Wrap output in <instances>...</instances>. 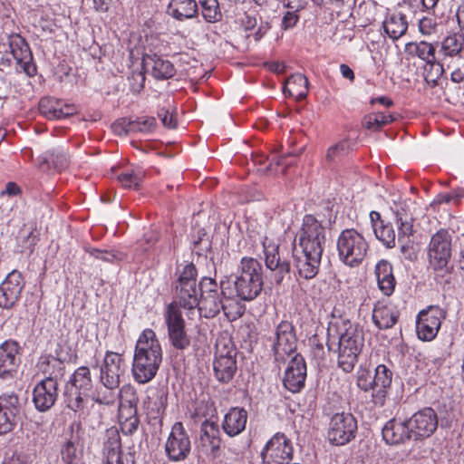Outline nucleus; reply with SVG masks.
Listing matches in <instances>:
<instances>
[{"instance_id": "1", "label": "nucleus", "mask_w": 464, "mask_h": 464, "mask_svg": "<svg viewBox=\"0 0 464 464\" xmlns=\"http://www.w3.org/2000/svg\"><path fill=\"white\" fill-rule=\"evenodd\" d=\"M162 362V349L156 334L146 329L140 335L133 355L131 372L140 384L150 382L157 374Z\"/></svg>"}, {"instance_id": "2", "label": "nucleus", "mask_w": 464, "mask_h": 464, "mask_svg": "<svg viewBox=\"0 0 464 464\" xmlns=\"http://www.w3.org/2000/svg\"><path fill=\"white\" fill-rule=\"evenodd\" d=\"M338 343L327 342L329 351L337 353V365L344 372L353 371L364 347V332L362 327L349 320H343L337 328Z\"/></svg>"}, {"instance_id": "3", "label": "nucleus", "mask_w": 464, "mask_h": 464, "mask_svg": "<svg viewBox=\"0 0 464 464\" xmlns=\"http://www.w3.org/2000/svg\"><path fill=\"white\" fill-rule=\"evenodd\" d=\"M262 265L253 257H243L234 280L233 294L243 301H253L263 289Z\"/></svg>"}, {"instance_id": "4", "label": "nucleus", "mask_w": 464, "mask_h": 464, "mask_svg": "<svg viewBox=\"0 0 464 464\" xmlns=\"http://www.w3.org/2000/svg\"><path fill=\"white\" fill-rule=\"evenodd\" d=\"M336 247L340 261L350 267H356L364 260L369 245L357 230L347 228L339 235Z\"/></svg>"}, {"instance_id": "5", "label": "nucleus", "mask_w": 464, "mask_h": 464, "mask_svg": "<svg viewBox=\"0 0 464 464\" xmlns=\"http://www.w3.org/2000/svg\"><path fill=\"white\" fill-rule=\"evenodd\" d=\"M325 227L312 215H305L295 236V246L305 253L323 254L326 242Z\"/></svg>"}, {"instance_id": "6", "label": "nucleus", "mask_w": 464, "mask_h": 464, "mask_svg": "<svg viewBox=\"0 0 464 464\" xmlns=\"http://www.w3.org/2000/svg\"><path fill=\"white\" fill-rule=\"evenodd\" d=\"M197 269L192 263L184 266L180 272L175 290L179 307L193 311L199 305L198 289L197 287Z\"/></svg>"}, {"instance_id": "7", "label": "nucleus", "mask_w": 464, "mask_h": 464, "mask_svg": "<svg viewBox=\"0 0 464 464\" xmlns=\"http://www.w3.org/2000/svg\"><path fill=\"white\" fill-rule=\"evenodd\" d=\"M293 455L292 441L282 432L270 438L261 450L263 464H290Z\"/></svg>"}, {"instance_id": "8", "label": "nucleus", "mask_w": 464, "mask_h": 464, "mask_svg": "<svg viewBox=\"0 0 464 464\" xmlns=\"http://www.w3.org/2000/svg\"><path fill=\"white\" fill-rule=\"evenodd\" d=\"M357 420L348 412H338L332 416L327 432L328 440L336 446H343L354 439Z\"/></svg>"}, {"instance_id": "9", "label": "nucleus", "mask_w": 464, "mask_h": 464, "mask_svg": "<svg viewBox=\"0 0 464 464\" xmlns=\"http://www.w3.org/2000/svg\"><path fill=\"white\" fill-rule=\"evenodd\" d=\"M165 454L171 462L185 460L191 451V440L182 422H175L165 441Z\"/></svg>"}, {"instance_id": "10", "label": "nucleus", "mask_w": 464, "mask_h": 464, "mask_svg": "<svg viewBox=\"0 0 464 464\" xmlns=\"http://www.w3.org/2000/svg\"><path fill=\"white\" fill-rule=\"evenodd\" d=\"M265 256V264L269 271L267 276L271 282L280 285L285 276L290 273V263L282 259L279 253V245L268 237H265L262 242Z\"/></svg>"}, {"instance_id": "11", "label": "nucleus", "mask_w": 464, "mask_h": 464, "mask_svg": "<svg viewBox=\"0 0 464 464\" xmlns=\"http://www.w3.org/2000/svg\"><path fill=\"white\" fill-rule=\"evenodd\" d=\"M297 337L294 324L286 320L281 321L276 327L272 351L277 362L284 361L296 350Z\"/></svg>"}, {"instance_id": "12", "label": "nucleus", "mask_w": 464, "mask_h": 464, "mask_svg": "<svg viewBox=\"0 0 464 464\" xmlns=\"http://www.w3.org/2000/svg\"><path fill=\"white\" fill-rule=\"evenodd\" d=\"M446 312L439 306H430L420 312L416 321V332L419 339L432 341L438 334Z\"/></svg>"}, {"instance_id": "13", "label": "nucleus", "mask_w": 464, "mask_h": 464, "mask_svg": "<svg viewBox=\"0 0 464 464\" xmlns=\"http://www.w3.org/2000/svg\"><path fill=\"white\" fill-rule=\"evenodd\" d=\"M450 237L448 231L439 230L432 236L429 246V258L431 266L435 270H442L447 267L450 257Z\"/></svg>"}, {"instance_id": "14", "label": "nucleus", "mask_w": 464, "mask_h": 464, "mask_svg": "<svg viewBox=\"0 0 464 464\" xmlns=\"http://www.w3.org/2000/svg\"><path fill=\"white\" fill-rule=\"evenodd\" d=\"M10 52L16 61V71H22L32 77L36 74V66L29 44L20 34H11L8 38Z\"/></svg>"}, {"instance_id": "15", "label": "nucleus", "mask_w": 464, "mask_h": 464, "mask_svg": "<svg viewBox=\"0 0 464 464\" xmlns=\"http://www.w3.org/2000/svg\"><path fill=\"white\" fill-rule=\"evenodd\" d=\"M20 411L19 398L14 392L0 395V436L11 432L15 428Z\"/></svg>"}, {"instance_id": "16", "label": "nucleus", "mask_w": 464, "mask_h": 464, "mask_svg": "<svg viewBox=\"0 0 464 464\" xmlns=\"http://www.w3.org/2000/svg\"><path fill=\"white\" fill-rule=\"evenodd\" d=\"M21 347L14 340H7L0 344V379L13 380L21 362Z\"/></svg>"}, {"instance_id": "17", "label": "nucleus", "mask_w": 464, "mask_h": 464, "mask_svg": "<svg viewBox=\"0 0 464 464\" xmlns=\"http://www.w3.org/2000/svg\"><path fill=\"white\" fill-rule=\"evenodd\" d=\"M24 287V277L18 270L6 275L0 285V307L11 309L19 301Z\"/></svg>"}, {"instance_id": "18", "label": "nucleus", "mask_w": 464, "mask_h": 464, "mask_svg": "<svg viewBox=\"0 0 464 464\" xmlns=\"http://www.w3.org/2000/svg\"><path fill=\"white\" fill-rule=\"evenodd\" d=\"M408 423L414 440L430 437L438 427V416L432 408L427 407L415 412Z\"/></svg>"}, {"instance_id": "19", "label": "nucleus", "mask_w": 464, "mask_h": 464, "mask_svg": "<svg viewBox=\"0 0 464 464\" xmlns=\"http://www.w3.org/2000/svg\"><path fill=\"white\" fill-rule=\"evenodd\" d=\"M220 289L224 299L220 297L218 292L199 298V305L197 308L198 311L205 310L206 317H214L220 310H223L226 314H227L226 302L234 296L233 291L230 288V282L228 280H221Z\"/></svg>"}, {"instance_id": "20", "label": "nucleus", "mask_w": 464, "mask_h": 464, "mask_svg": "<svg viewBox=\"0 0 464 464\" xmlns=\"http://www.w3.org/2000/svg\"><path fill=\"white\" fill-rule=\"evenodd\" d=\"M306 378V363L304 357L296 353L289 361L285 371L283 384L285 389L293 393L300 392Z\"/></svg>"}, {"instance_id": "21", "label": "nucleus", "mask_w": 464, "mask_h": 464, "mask_svg": "<svg viewBox=\"0 0 464 464\" xmlns=\"http://www.w3.org/2000/svg\"><path fill=\"white\" fill-rule=\"evenodd\" d=\"M124 372L125 363L122 356L118 353L106 352L100 367V382L105 381L110 385H120L121 377Z\"/></svg>"}, {"instance_id": "22", "label": "nucleus", "mask_w": 464, "mask_h": 464, "mask_svg": "<svg viewBox=\"0 0 464 464\" xmlns=\"http://www.w3.org/2000/svg\"><path fill=\"white\" fill-rule=\"evenodd\" d=\"M322 255L314 252L305 253L304 250L294 248V266L299 276L309 280L316 276L321 265Z\"/></svg>"}, {"instance_id": "23", "label": "nucleus", "mask_w": 464, "mask_h": 464, "mask_svg": "<svg viewBox=\"0 0 464 464\" xmlns=\"http://www.w3.org/2000/svg\"><path fill=\"white\" fill-rule=\"evenodd\" d=\"M58 398V383L53 381H41L34 389L33 402L38 411L45 412Z\"/></svg>"}, {"instance_id": "24", "label": "nucleus", "mask_w": 464, "mask_h": 464, "mask_svg": "<svg viewBox=\"0 0 464 464\" xmlns=\"http://www.w3.org/2000/svg\"><path fill=\"white\" fill-rule=\"evenodd\" d=\"M142 65L145 71L157 80H168L176 72L172 63L156 53H144Z\"/></svg>"}, {"instance_id": "25", "label": "nucleus", "mask_w": 464, "mask_h": 464, "mask_svg": "<svg viewBox=\"0 0 464 464\" xmlns=\"http://www.w3.org/2000/svg\"><path fill=\"white\" fill-rule=\"evenodd\" d=\"M382 439L389 445H398L411 439L412 433L407 420L392 419L382 430Z\"/></svg>"}, {"instance_id": "26", "label": "nucleus", "mask_w": 464, "mask_h": 464, "mask_svg": "<svg viewBox=\"0 0 464 464\" xmlns=\"http://www.w3.org/2000/svg\"><path fill=\"white\" fill-rule=\"evenodd\" d=\"M393 373L390 368L384 364H380L375 368L372 380V401L375 405L382 406L388 394V390L392 382Z\"/></svg>"}, {"instance_id": "27", "label": "nucleus", "mask_w": 464, "mask_h": 464, "mask_svg": "<svg viewBox=\"0 0 464 464\" xmlns=\"http://www.w3.org/2000/svg\"><path fill=\"white\" fill-rule=\"evenodd\" d=\"M39 111L49 120H60L76 112L74 105L64 103L61 100L52 97H44L39 102Z\"/></svg>"}, {"instance_id": "28", "label": "nucleus", "mask_w": 464, "mask_h": 464, "mask_svg": "<svg viewBox=\"0 0 464 464\" xmlns=\"http://www.w3.org/2000/svg\"><path fill=\"white\" fill-rule=\"evenodd\" d=\"M407 46L410 53L416 55L430 66L437 78L442 75L444 72L443 65L437 62L435 57L436 48L432 44L421 41L420 43H410Z\"/></svg>"}, {"instance_id": "29", "label": "nucleus", "mask_w": 464, "mask_h": 464, "mask_svg": "<svg viewBox=\"0 0 464 464\" xmlns=\"http://www.w3.org/2000/svg\"><path fill=\"white\" fill-rule=\"evenodd\" d=\"M219 428L216 422L205 420L201 424L200 442L207 454L216 455L220 449Z\"/></svg>"}, {"instance_id": "30", "label": "nucleus", "mask_w": 464, "mask_h": 464, "mask_svg": "<svg viewBox=\"0 0 464 464\" xmlns=\"http://www.w3.org/2000/svg\"><path fill=\"white\" fill-rule=\"evenodd\" d=\"M38 370L44 375L43 381L59 382L65 372V363L60 359L56 360L48 354L41 355L37 362Z\"/></svg>"}, {"instance_id": "31", "label": "nucleus", "mask_w": 464, "mask_h": 464, "mask_svg": "<svg viewBox=\"0 0 464 464\" xmlns=\"http://www.w3.org/2000/svg\"><path fill=\"white\" fill-rule=\"evenodd\" d=\"M247 412L243 408H231L225 415L222 427L224 431L230 437L241 433L246 424Z\"/></svg>"}, {"instance_id": "32", "label": "nucleus", "mask_w": 464, "mask_h": 464, "mask_svg": "<svg viewBox=\"0 0 464 464\" xmlns=\"http://www.w3.org/2000/svg\"><path fill=\"white\" fill-rule=\"evenodd\" d=\"M374 273L379 289L383 295L390 296L396 285L391 263L384 259L380 260L375 266Z\"/></svg>"}, {"instance_id": "33", "label": "nucleus", "mask_w": 464, "mask_h": 464, "mask_svg": "<svg viewBox=\"0 0 464 464\" xmlns=\"http://www.w3.org/2000/svg\"><path fill=\"white\" fill-rule=\"evenodd\" d=\"M167 13L178 21L193 19L198 16V5L196 0H171Z\"/></svg>"}, {"instance_id": "34", "label": "nucleus", "mask_w": 464, "mask_h": 464, "mask_svg": "<svg viewBox=\"0 0 464 464\" xmlns=\"http://www.w3.org/2000/svg\"><path fill=\"white\" fill-rule=\"evenodd\" d=\"M399 312L391 305L377 304L372 311V321L382 330L392 328L398 321Z\"/></svg>"}, {"instance_id": "35", "label": "nucleus", "mask_w": 464, "mask_h": 464, "mask_svg": "<svg viewBox=\"0 0 464 464\" xmlns=\"http://www.w3.org/2000/svg\"><path fill=\"white\" fill-rule=\"evenodd\" d=\"M283 92L285 95L294 97L296 101L304 99L308 93L307 78L302 73L292 74L287 78Z\"/></svg>"}, {"instance_id": "36", "label": "nucleus", "mask_w": 464, "mask_h": 464, "mask_svg": "<svg viewBox=\"0 0 464 464\" xmlns=\"http://www.w3.org/2000/svg\"><path fill=\"white\" fill-rule=\"evenodd\" d=\"M100 382L102 386L92 392V400L100 405H113L119 399L120 385H110L105 381Z\"/></svg>"}, {"instance_id": "37", "label": "nucleus", "mask_w": 464, "mask_h": 464, "mask_svg": "<svg viewBox=\"0 0 464 464\" xmlns=\"http://www.w3.org/2000/svg\"><path fill=\"white\" fill-rule=\"evenodd\" d=\"M383 28L390 38L398 40L407 32V18L401 13L393 14L383 22Z\"/></svg>"}, {"instance_id": "38", "label": "nucleus", "mask_w": 464, "mask_h": 464, "mask_svg": "<svg viewBox=\"0 0 464 464\" xmlns=\"http://www.w3.org/2000/svg\"><path fill=\"white\" fill-rule=\"evenodd\" d=\"M213 369L216 378L223 383L229 382L237 371L236 359L228 356L227 358L215 359Z\"/></svg>"}, {"instance_id": "39", "label": "nucleus", "mask_w": 464, "mask_h": 464, "mask_svg": "<svg viewBox=\"0 0 464 464\" xmlns=\"http://www.w3.org/2000/svg\"><path fill=\"white\" fill-rule=\"evenodd\" d=\"M67 386L73 388V390L82 391V392L90 393L92 389V379L90 367H78L70 377Z\"/></svg>"}, {"instance_id": "40", "label": "nucleus", "mask_w": 464, "mask_h": 464, "mask_svg": "<svg viewBox=\"0 0 464 464\" xmlns=\"http://www.w3.org/2000/svg\"><path fill=\"white\" fill-rule=\"evenodd\" d=\"M177 303H170L164 313L168 333L185 330V321Z\"/></svg>"}, {"instance_id": "41", "label": "nucleus", "mask_w": 464, "mask_h": 464, "mask_svg": "<svg viewBox=\"0 0 464 464\" xmlns=\"http://www.w3.org/2000/svg\"><path fill=\"white\" fill-rule=\"evenodd\" d=\"M145 178V171L140 167L131 168L125 169L117 176L119 183L124 188L138 189L143 179Z\"/></svg>"}, {"instance_id": "42", "label": "nucleus", "mask_w": 464, "mask_h": 464, "mask_svg": "<svg viewBox=\"0 0 464 464\" xmlns=\"http://www.w3.org/2000/svg\"><path fill=\"white\" fill-rule=\"evenodd\" d=\"M201 14L208 23H218L222 20L223 14L218 0H199Z\"/></svg>"}, {"instance_id": "43", "label": "nucleus", "mask_w": 464, "mask_h": 464, "mask_svg": "<svg viewBox=\"0 0 464 464\" xmlns=\"http://www.w3.org/2000/svg\"><path fill=\"white\" fill-rule=\"evenodd\" d=\"M441 50L446 56H456L464 51V36L453 34L447 36L442 44Z\"/></svg>"}, {"instance_id": "44", "label": "nucleus", "mask_w": 464, "mask_h": 464, "mask_svg": "<svg viewBox=\"0 0 464 464\" xmlns=\"http://www.w3.org/2000/svg\"><path fill=\"white\" fill-rule=\"evenodd\" d=\"M64 396L67 407L77 412L84 409L85 398L89 396V392H82V391L67 386Z\"/></svg>"}, {"instance_id": "45", "label": "nucleus", "mask_w": 464, "mask_h": 464, "mask_svg": "<svg viewBox=\"0 0 464 464\" xmlns=\"http://www.w3.org/2000/svg\"><path fill=\"white\" fill-rule=\"evenodd\" d=\"M393 120L391 114H385L383 112L372 113L363 118L362 125L372 131H378Z\"/></svg>"}, {"instance_id": "46", "label": "nucleus", "mask_w": 464, "mask_h": 464, "mask_svg": "<svg viewBox=\"0 0 464 464\" xmlns=\"http://www.w3.org/2000/svg\"><path fill=\"white\" fill-rule=\"evenodd\" d=\"M156 127V120L153 117H140L133 121L130 120L129 130L132 133H151Z\"/></svg>"}, {"instance_id": "47", "label": "nucleus", "mask_w": 464, "mask_h": 464, "mask_svg": "<svg viewBox=\"0 0 464 464\" xmlns=\"http://www.w3.org/2000/svg\"><path fill=\"white\" fill-rule=\"evenodd\" d=\"M119 406L137 407L139 396L136 389L130 384L123 385L119 390Z\"/></svg>"}, {"instance_id": "48", "label": "nucleus", "mask_w": 464, "mask_h": 464, "mask_svg": "<svg viewBox=\"0 0 464 464\" xmlns=\"http://www.w3.org/2000/svg\"><path fill=\"white\" fill-rule=\"evenodd\" d=\"M375 237L388 248L395 246L396 236L393 227L389 224H382L373 230Z\"/></svg>"}, {"instance_id": "49", "label": "nucleus", "mask_w": 464, "mask_h": 464, "mask_svg": "<svg viewBox=\"0 0 464 464\" xmlns=\"http://www.w3.org/2000/svg\"><path fill=\"white\" fill-rule=\"evenodd\" d=\"M237 351L229 338L220 337L216 343L215 359L227 358L231 356L236 359Z\"/></svg>"}, {"instance_id": "50", "label": "nucleus", "mask_w": 464, "mask_h": 464, "mask_svg": "<svg viewBox=\"0 0 464 464\" xmlns=\"http://www.w3.org/2000/svg\"><path fill=\"white\" fill-rule=\"evenodd\" d=\"M47 155V161L51 162L56 169L61 170L68 166L69 157L65 150L53 149Z\"/></svg>"}, {"instance_id": "51", "label": "nucleus", "mask_w": 464, "mask_h": 464, "mask_svg": "<svg viewBox=\"0 0 464 464\" xmlns=\"http://www.w3.org/2000/svg\"><path fill=\"white\" fill-rule=\"evenodd\" d=\"M373 376L372 372L366 368L361 365L356 373V384L357 386L364 392H369L373 390L372 385Z\"/></svg>"}, {"instance_id": "52", "label": "nucleus", "mask_w": 464, "mask_h": 464, "mask_svg": "<svg viewBox=\"0 0 464 464\" xmlns=\"http://www.w3.org/2000/svg\"><path fill=\"white\" fill-rule=\"evenodd\" d=\"M20 251L31 254L37 242V237L33 231L22 230L18 237Z\"/></svg>"}, {"instance_id": "53", "label": "nucleus", "mask_w": 464, "mask_h": 464, "mask_svg": "<svg viewBox=\"0 0 464 464\" xmlns=\"http://www.w3.org/2000/svg\"><path fill=\"white\" fill-rule=\"evenodd\" d=\"M171 345L178 350H186L190 345V338L186 330L168 333Z\"/></svg>"}, {"instance_id": "54", "label": "nucleus", "mask_w": 464, "mask_h": 464, "mask_svg": "<svg viewBox=\"0 0 464 464\" xmlns=\"http://www.w3.org/2000/svg\"><path fill=\"white\" fill-rule=\"evenodd\" d=\"M145 74L141 71H132L128 76L127 81L130 90L133 93H139L144 88L145 85Z\"/></svg>"}, {"instance_id": "55", "label": "nucleus", "mask_w": 464, "mask_h": 464, "mask_svg": "<svg viewBox=\"0 0 464 464\" xmlns=\"http://www.w3.org/2000/svg\"><path fill=\"white\" fill-rule=\"evenodd\" d=\"M90 255L97 259H101L104 262L113 263L115 261L122 260L124 255L116 251L102 250L97 248H92Z\"/></svg>"}, {"instance_id": "56", "label": "nucleus", "mask_w": 464, "mask_h": 464, "mask_svg": "<svg viewBox=\"0 0 464 464\" xmlns=\"http://www.w3.org/2000/svg\"><path fill=\"white\" fill-rule=\"evenodd\" d=\"M412 217L401 218V221L396 222L398 225V240L411 239L413 232Z\"/></svg>"}, {"instance_id": "57", "label": "nucleus", "mask_w": 464, "mask_h": 464, "mask_svg": "<svg viewBox=\"0 0 464 464\" xmlns=\"http://www.w3.org/2000/svg\"><path fill=\"white\" fill-rule=\"evenodd\" d=\"M62 459L67 463L72 464L77 457V449L72 440H67L61 449Z\"/></svg>"}, {"instance_id": "58", "label": "nucleus", "mask_w": 464, "mask_h": 464, "mask_svg": "<svg viewBox=\"0 0 464 464\" xmlns=\"http://www.w3.org/2000/svg\"><path fill=\"white\" fill-rule=\"evenodd\" d=\"M198 285L200 291V294H198L199 298L218 292L216 280L210 277H203Z\"/></svg>"}, {"instance_id": "59", "label": "nucleus", "mask_w": 464, "mask_h": 464, "mask_svg": "<svg viewBox=\"0 0 464 464\" xmlns=\"http://www.w3.org/2000/svg\"><path fill=\"white\" fill-rule=\"evenodd\" d=\"M300 10H292L287 11L284 14L281 21V29L284 31H287L293 29L299 21L298 12Z\"/></svg>"}, {"instance_id": "60", "label": "nucleus", "mask_w": 464, "mask_h": 464, "mask_svg": "<svg viewBox=\"0 0 464 464\" xmlns=\"http://www.w3.org/2000/svg\"><path fill=\"white\" fill-rule=\"evenodd\" d=\"M140 419L135 417L128 420H120V426L122 433L127 436L134 434L139 428Z\"/></svg>"}, {"instance_id": "61", "label": "nucleus", "mask_w": 464, "mask_h": 464, "mask_svg": "<svg viewBox=\"0 0 464 464\" xmlns=\"http://www.w3.org/2000/svg\"><path fill=\"white\" fill-rule=\"evenodd\" d=\"M158 117L165 127L169 129H174L176 127V119L170 109L165 107L160 108L158 111Z\"/></svg>"}, {"instance_id": "62", "label": "nucleus", "mask_w": 464, "mask_h": 464, "mask_svg": "<svg viewBox=\"0 0 464 464\" xmlns=\"http://www.w3.org/2000/svg\"><path fill=\"white\" fill-rule=\"evenodd\" d=\"M436 22L432 17H423L419 22L420 32L424 35H430L433 33Z\"/></svg>"}, {"instance_id": "63", "label": "nucleus", "mask_w": 464, "mask_h": 464, "mask_svg": "<svg viewBox=\"0 0 464 464\" xmlns=\"http://www.w3.org/2000/svg\"><path fill=\"white\" fill-rule=\"evenodd\" d=\"M311 343V353L313 356L318 360H322L324 358V344L319 341L316 335L313 336L310 339Z\"/></svg>"}, {"instance_id": "64", "label": "nucleus", "mask_w": 464, "mask_h": 464, "mask_svg": "<svg viewBox=\"0 0 464 464\" xmlns=\"http://www.w3.org/2000/svg\"><path fill=\"white\" fill-rule=\"evenodd\" d=\"M130 120L121 119L112 124V130L117 135H128L132 133L130 130H129Z\"/></svg>"}]
</instances>
